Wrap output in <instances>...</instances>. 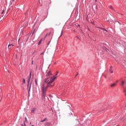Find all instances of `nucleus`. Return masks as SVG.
I'll return each instance as SVG.
<instances>
[{"instance_id": "obj_1", "label": "nucleus", "mask_w": 126, "mask_h": 126, "mask_svg": "<svg viewBox=\"0 0 126 126\" xmlns=\"http://www.w3.org/2000/svg\"><path fill=\"white\" fill-rule=\"evenodd\" d=\"M58 73H59V72L57 71L55 76L51 77H47L45 79L44 82L45 83L47 84V86H45V84H43L41 87L43 96L44 98H45L46 89L48 87H52L54 86L55 84L54 83H53V82L57 78V75H58Z\"/></svg>"}, {"instance_id": "obj_2", "label": "nucleus", "mask_w": 126, "mask_h": 126, "mask_svg": "<svg viewBox=\"0 0 126 126\" xmlns=\"http://www.w3.org/2000/svg\"><path fill=\"white\" fill-rule=\"evenodd\" d=\"M51 75H52V73L51 72L50 69H49V70H47L46 76L47 77V78H48V77H50L49 76H51Z\"/></svg>"}, {"instance_id": "obj_3", "label": "nucleus", "mask_w": 126, "mask_h": 126, "mask_svg": "<svg viewBox=\"0 0 126 126\" xmlns=\"http://www.w3.org/2000/svg\"><path fill=\"white\" fill-rule=\"evenodd\" d=\"M31 79V73L30 74V76L28 78V87H29V84L30 83V80Z\"/></svg>"}, {"instance_id": "obj_4", "label": "nucleus", "mask_w": 126, "mask_h": 126, "mask_svg": "<svg viewBox=\"0 0 126 126\" xmlns=\"http://www.w3.org/2000/svg\"><path fill=\"white\" fill-rule=\"evenodd\" d=\"M118 81H117L116 83H113V84H112L111 85V87H115L116 86V85H117V83H118Z\"/></svg>"}, {"instance_id": "obj_5", "label": "nucleus", "mask_w": 126, "mask_h": 126, "mask_svg": "<svg viewBox=\"0 0 126 126\" xmlns=\"http://www.w3.org/2000/svg\"><path fill=\"white\" fill-rule=\"evenodd\" d=\"M13 46H14V45H12V44L9 45L8 46V48L9 49H11V48H12V47H13Z\"/></svg>"}, {"instance_id": "obj_6", "label": "nucleus", "mask_w": 126, "mask_h": 126, "mask_svg": "<svg viewBox=\"0 0 126 126\" xmlns=\"http://www.w3.org/2000/svg\"><path fill=\"white\" fill-rule=\"evenodd\" d=\"M125 84V81H121V86H124Z\"/></svg>"}, {"instance_id": "obj_7", "label": "nucleus", "mask_w": 126, "mask_h": 126, "mask_svg": "<svg viewBox=\"0 0 126 126\" xmlns=\"http://www.w3.org/2000/svg\"><path fill=\"white\" fill-rule=\"evenodd\" d=\"M35 110H36L35 108H33L32 109V112L33 113H35Z\"/></svg>"}, {"instance_id": "obj_8", "label": "nucleus", "mask_w": 126, "mask_h": 126, "mask_svg": "<svg viewBox=\"0 0 126 126\" xmlns=\"http://www.w3.org/2000/svg\"><path fill=\"white\" fill-rule=\"evenodd\" d=\"M32 81H31V84H30V89H29V93L30 92V89H31V84H32Z\"/></svg>"}, {"instance_id": "obj_9", "label": "nucleus", "mask_w": 126, "mask_h": 126, "mask_svg": "<svg viewBox=\"0 0 126 126\" xmlns=\"http://www.w3.org/2000/svg\"><path fill=\"white\" fill-rule=\"evenodd\" d=\"M112 67L111 66V69H110V72L111 73H113V71L112 70Z\"/></svg>"}, {"instance_id": "obj_10", "label": "nucleus", "mask_w": 126, "mask_h": 126, "mask_svg": "<svg viewBox=\"0 0 126 126\" xmlns=\"http://www.w3.org/2000/svg\"><path fill=\"white\" fill-rule=\"evenodd\" d=\"M37 79H35V85H36V86H37L38 85V84H37Z\"/></svg>"}, {"instance_id": "obj_11", "label": "nucleus", "mask_w": 126, "mask_h": 126, "mask_svg": "<svg viewBox=\"0 0 126 126\" xmlns=\"http://www.w3.org/2000/svg\"><path fill=\"white\" fill-rule=\"evenodd\" d=\"M46 120V119L45 118L43 120L41 121L40 122H43L45 121Z\"/></svg>"}, {"instance_id": "obj_12", "label": "nucleus", "mask_w": 126, "mask_h": 126, "mask_svg": "<svg viewBox=\"0 0 126 126\" xmlns=\"http://www.w3.org/2000/svg\"><path fill=\"white\" fill-rule=\"evenodd\" d=\"M23 82L24 84H25V79H24L23 80Z\"/></svg>"}, {"instance_id": "obj_13", "label": "nucleus", "mask_w": 126, "mask_h": 126, "mask_svg": "<svg viewBox=\"0 0 126 126\" xmlns=\"http://www.w3.org/2000/svg\"><path fill=\"white\" fill-rule=\"evenodd\" d=\"M41 41H42L41 40H40L39 41V43H38V44H39V45L41 44Z\"/></svg>"}, {"instance_id": "obj_14", "label": "nucleus", "mask_w": 126, "mask_h": 126, "mask_svg": "<svg viewBox=\"0 0 126 126\" xmlns=\"http://www.w3.org/2000/svg\"><path fill=\"white\" fill-rule=\"evenodd\" d=\"M110 8L112 9H113V7H112V6H110Z\"/></svg>"}, {"instance_id": "obj_15", "label": "nucleus", "mask_w": 126, "mask_h": 126, "mask_svg": "<svg viewBox=\"0 0 126 126\" xmlns=\"http://www.w3.org/2000/svg\"><path fill=\"white\" fill-rule=\"evenodd\" d=\"M25 121H26V122H27V117L25 118Z\"/></svg>"}, {"instance_id": "obj_16", "label": "nucleus", "mask_w": 126, "mask_h": 126, "mask_svg": "<svg viewBox=\"0 0 126 126\" xmlns=\"http://www.w3.org/2000/svg\"><path fill=\"white\" fill-rule=\"evenodd\" d=\"M99 29H101L102 30H104V29H103L102 28H99Z\"/></svg>"}, {"instance_id": "obj_17", "label": "nucleus", "mask_w": 126, "mask_h": 126, "mask_svg": "<svg viewBox=\"0 0 126 126\" xmlns=\"http://www.w3.org/2000/svg\"><path fill=\"white\" fill-rule=\"evenodd\" d=\"M50 34H51V32H50L49 34H47L46 35V36H47V35H49Z\"/></svg>"}, {"instance_id": "obj_18", "label": "nucleus", "mask_w": 126, "mask_h": 126, "mask_svg": "<svg viewBox=\"0 0 126 126\" xmlns=\"http://www.w3.org/2000/svg\"><path fill=\"white\" fill-rule=\"evenodd\" d=\"M4 12V10H3V11H2V13H1V14L3 13Z\"/></svg>"}, {"instance_id": "obj_19", "label": "nucleus", "mask_w": 126, "mask_h": 126, "mask_svg": "<svg viewBox=\"0 0 126 126\" xmlns=\"http://www.w3.org/2000/svg\"><path fill=\"white\" fill-rule=\"evenodd\" d=\"M50 43V41L49 42V43L47 44V45H49Z\"/></svg>"}, {"instance_id": "obj_20", "label": "nucleus", "mask_w": 126, "mask_h": 126, "mask_svg": "<svg viewBox=\"0 0 126 126\" xmlns=\"http://www.w3.org/2000/svg\"><path fill=\"white\" fill-rule=\"evenodd\" d=\"M44 54V52L40 54V55H43Z\"/></svg>"}, {"instance_id": "obj_21", "label": "nucleus", "mask_w": 126, "mask_h": 126, "mask_svg": "<svg viewBox=\"0 0 126 126\" xmlns=\"http://www.w3.org/2000/svg\"><path fill=\"white\" fill-rule=\"evenodd\" d=\"M121 120L122 121H124V119H121Z\"/></svg>"}, {"instance_id": "obj_22", "label": "nucleus", "mask_w": 126, "mask_h": 126, "mask_svg": "<svg viewBox=\"0 0 126 126\" xmlns=\"http://www.w3.org/2000/svg\"><path fill=\"white\" fill-rule=\"evenodd\" d=\"M104 31H106V32H107V31L105 30V29H104V30H103Z\"/></svg>"}, {"instance_id": "obj_23", "label": "nucleus", "mask_w": 126, "mask_h": 126, "mask_svg": "<svg viewBox=\"0 0 126 126\" xmlns=\"http://www.w3.org/2000/svg\"><path fill=\"white\" fill-rule=\"evenodd\" d=\"M32 64H33V61L32 62Z\"/></svg>"}, {"instance_id": "obj_24", "label": "nucleus", "mask_w": 126, "mask_h": 126, "mask_svg": "<svg viewBox=\"0 0 126 126\" xmlns=\"http://www.w3.org/2000/svg\"><path fill=\"white\" fill-rule=\"evenodd\" d=\"M78 75V74H77L76 75V76H77Z\"/></svg>"}, {"instance_id": "obj_25", "label": "nucleus", "mask_w": 126, "mask_h": 126, "mask_svg": "<svg viewBox=\"0 0 126 126\" xmlns=\"http://www.w3.org/2000/svg\"><path fill=\"white\" fill-rule=\"evenodd\" d=\"M32 123L31 122V123H30V124H31Z\"/></svg>"}, {"instance_id": "obj_26", "label": "nucleus", "mask_w": 126, "mask_h": 126, "mask_svg": "<svg viewBox=\"0 0 126 126\" xmlns=\"http://www.w3.org/2000/svg\"><path fill=\"white\" fill-rule=\"evenodd\" d=\"M32 126H34L33 125H32Z\"/></svg>"}, {"instance_id": "obj_27", "label": "nucleus", "mask_w": 126, "mask_h": 126, "mask_svg": "<svg viewBox=\"0 0 126 126\" xmlns=\"http://www.w3.org/2000/svg\"><path fill=\"white\" fill-rule=\"evenodd\" d=\"M102 110H104V109H103Z\"/></svg>"}]
</instances>
